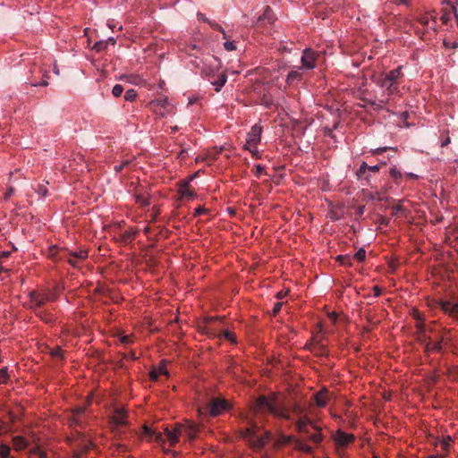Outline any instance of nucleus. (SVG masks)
Returning a JSON list of instances; mask_svg holds the SVG:
<instances>
[{
	"mask_svg": "<svg viewBox=\"0 0 458 458\" xmlns=\"http://www.w3.org/2000/svg\"><path fill=\"white\" fill-rule=\"evenodd\" d=\"M85 410V406H80L72 410V417L69 420L71 427L77 426L81 428L83 426V422L80 419V416L84 413Z\"/></svg>",
	"mask_w": 458,
	"mask_h": 458,
	"instance_id": "19",
	"label": "nucleus"
},
{
	"mask_svg": "<svg viewBox=\"0 0 458 458\" xmlns=\"http://www.w3.org/2000/svg\"><path fill=\"white\" fill-rule=\"evenodd\" d=\"M295 428L299 433L306 436L310 441L315 444H319L323 440L321 428L307 416L300 418L296 421Z\"/></svg>",
	"mask_w": 458,
	"mask_h": 458,
	"instance_id": "2",
	"label": "nucleus"
},
{
	"mask_svg": "<svg viewBox=\"0 0 458 458\" xmlns=\"http://www.w3.org/2000/svg\"><path fill=\"white\" fill-rule=\"evenodd\" d=\"M208 212V210L207 208H205L204 207H198L194 209V212H193V216L197 217L199 216H201L203 214H207Z\"/></svg>",
	"mask_w": 458,
	"mask_h": 458,
	"instance_id": "44",
	"label": "nucleus"
},
{
	"mask_svg": "<svg viewBox=\"0 0 458 458\" xmlns=\"http://www.w3.org/2000/svg\"><path fill=\"white\" fill-rule=\"evenodd\" d=\"M443 351V345L440 344V342H427L424 346V353L426 355H429L431 352H441Z\"/></svg>",
	"mask_w": 458,
	"mask_h": 458,
	"instance_id": "21",
	"label": "nucleus"
},
{
	"mask_svg": "<svg viewBox=\"0 0 458 458\" xmlns=\"http://www.w3.org/2000/svg\"><path fill=\"white\" fill-rule=\"evenodd\" d=\"M9 378L6 367L0 369V384H6Z\"/></svg>",
	"mask_w": 458,
	"mask_h": 458,
	"instance_id": "39",
	"label": "nucleus"
},
{
	"mask_svg": "<svg viewBox=\"0 0 458 458\" xmlns=\"http://www.w3.org/2000/svg\"><path fill=\"white\" fill-rule=\"evenodd\" d=\"M282 306H283V302H276L274 304L271 315L276 317L280 312Z\"/></svg>",
	"mask_w": 458,
	"mask_h": 458,
	"instance_id": "48",
	"label": "nucleus"
},
{
	"mask_svg": "<svg viewBox=\"0 0 458 458\" xmlns=\"http://www.w3.org/2000/svg\"><path fill=\"white\" fill-rule=\"evenodd\" d=\"M179 199H193L196 197L195 191L190 190L189 181H181L178 189Z\"/></svg>",
	"mask_w": 458,
	"mask_h": 458,
	"instance_id": "13",
	"label": "nucleus"
},
{
	"mask_svg": "<svg viewBox=\"0 0 458 458\" xmlns=\"http://www.w3.org/2000/svg\"><path fill=\"white\" fill-rule=\"evenodd\" d=\"M380 170L379 165H369L368 171H370L372 173H377Z\"/></svg>",
	"mask_w": 458,
	"mask_h": 458,
	"instance_id": "61",
	"label": "nucleus"
},
{
	"mask_svg": "<svg viewBox=\"0 0 458 458\" xmlns=\"http://www.w3.org/2000/svg\"><path fill=\"white\" fill-rule=\"evenodd\" d=\"M69 255L70 258L68 259V263L72 267H77L79 261L84 260L88 258V250L81 249L75 251H70Z\"/></svg>",
	"mask_w": 458,
	"mask_h": 458,
	"instance_id": "15",
	"label": "nucleus"
},
{
	"mask_svg": "<svg viewBox=\"0 0 458 458\" xmlns=\"http://www.w3.org/2000/svg\"><path fill=\"white\" fill-rule=\"evenodd\" d=\"M416 329H417L418 335L425 334V332L427 330L425 325L422 322L417 323Z\"/></svg>",
	"mask_w": 458,
	"mask_h": 458,
	"instance_id": "52",
	"label": "nucleus"
},
{
	"mask_svg": "<svg viewBox=\"0 0 458 458\" xmlns=\"http://www.w3.org/2000/svg\"><path fill=\"white\" fill-rule=\"evenodd\" d=\"M352 258L355 259L359 262H362L366 259V250L364 248H360Z\"/></svg>",
	"mask_w": 458,
	"mask_h": 458,
	"instance_id": "35",
	"label": "nucleus"
},
{
	"mask_svg": "<svg viewBox=\"0 0 458 458\" xmlns=\"http://www.w3.org/2000/svg\"><path fill=\"white\" fill-rule=\"evenodd\" d=\"M403 210V207L401 205H395L393 207V215L395 216L398 212Z\"/></svg>",
	"mask_w": 458,
	"mask_h": 458,
	"instance_id": "62",
	"label": "nucleus"
},
{
	"mask_svg": "<svg viewBox=\"0 0 458 458\" xmlns=\"http://www.w3.org/2000/svg\"><path fill=\"white\" fill-rule=\"evenodd\" d=\"M255 170H256V172H255L256 176L259 177L262 174V173L264 172L265 167L261 165H255Z\"/></svg>",
	"mask_w": 458,
	"mask_h": 458,
	"instance_id": "55",
	"label": "nucleus"
},
{
	"mask_svg": "<svg viewBox=\"0 0 458 458\" xmlns=\"http://www.w3.org/2000/svg\"><path fill=\"white\" fill-rule=\"evenodd\" d=\"M295 448L306 454H311L313 451L310 445L302 443L301 440H295Z\"/></svg>",
	"mask_w": 458,
	"mask_h": 458,
	"instance_id": "30",
	"label": "nucleus"
},
{
	"mask_svg": "<svg viewBox=\"0 0 458 458\" xmlns=\"http://www.w3.org/2000/svg\"><path fill=\"white\" fill-rule=\"evenodd\" d=\"M418 21L422 26H427V27H429V28H432V29L434 28V26L437 23L436 19L429 17L428 14H424V15L420 16L418 18Z\"/></svg>",
	"mask_w": 458,
	"mask_h": 458,
	"instance_id": "27",
	"label": "nucleus"
},
{
	"mask_svg": "<svg viewBox=\"0 0 458 458\" xmlns=\"http://www.w3.org/2000/svg\"><path fill=\"white\" fill-rule=\"evenodd\" d=\"M305 348L314 353L317 356H324L327 355L326 347L319 344L318 342H311L310 344H307Z\"/></svg>",
	"mask_w": 458,
	"mask_h": 458,
	"instance_id": "20",
	"label": "nucleus"
},
{
	"mask_svg": "<svg viewBox=\"0 0 458 458\" xmlns=\"http://www.w3.org/2000/svg\"><path fill=\"white\" fill-rule=\"evenodd\" d=\"M11 448L5 444L0 445V457L10 458Z\"/></svg>",
	"mask_w": 458,
	"mask_h": 458,
	"instance_id": "36",
	"label": "nucleus"
},
{
	"mask_svg": "<svg viewBox=\"0 0 458 458\" xmlns=\"http://www.w3.org/2000/svg\"><path fill=\"white\" fill-rule=\"evenodd\" d=\"M120 342L124 345L131 344L132 343V336L130 335H122L120 336Z\"/></svg>",
	"mask_w": 458,
	"mask_h": 458,
	"instance_id": "46",
	"label": "nucleus"
},
{
	"mask_svg": "<svg viewBox=\"0 0 458 458\" xmlns=\"http://www.w3.org/2000/svg\"><path fill=\"white\" fill-rule=\"evenodd\" d=\"M143 430L146 435H148L149 437H154L155 441L157 444H159L161 445L165 444V439H164L163 434L161 432H156V431L152 430L150 428H148V426H144Z\"/></svg>",
	"mask_w": 458,
	"mask_h": 458,
	"instance_id": "22",
	"label": "nucleus"
},
{
	"mask_svg": "<svg viewBox=\"0 0 458 458\" xmlns=\"http://www.w3.org/2000/svg\"><path fill=\"white\" fill-rule=\"evenodd\" d=\"M262 133V127L255 124L251 127L250 131L247 134L245 148L252 151L251 148L256 147V145L260 141Z\"/></svg>",
	"mask_w": 458,
	"mask_h": 458,
	"instance_id": "8",
	"label": "nucleus"
},
{
	"mask_svg": "<svg viewBox=\"0 0 458 458\" xmlns=\"http://www.w3.org/2000/svg\"><path fill=\"white\" fill-rule=\"evenodd\" d=\"M372 291L374 297H378L382 293V290L378 285H374Z\"/></svg>",
	"mask_w": 458,
	"mask_h": 458,
	"instance_id": "59",
	"label": "nucleus"
},
{
	"mask_svg": "<svg viewBox=\"0 0 458 458\" xmlns=\"http://www.w3.org/2000/svg\"><path fill=\"white\" fill-rule=\"evenodd\" d=\"M49 354L53 357V358H59V359H63L64 358V354H63V350L61 349V347L59 346H56L55 348H52L50 351H49Z\"/></svg>",
	"mask_w": 458,
	"mask_h": 458,
	"instance_id": "37",
	"label": "nucleus"
},
{
	"mask_svg": "<svg viewBox=\"0 0 458 458\" xmlns=\"http://www.w3.org/2000/svg\"><path fill=\"white\" fill-rule=\"evenodd\" d=\"M389 174L394 180L395 183H398V180L403 178V174L396 166L390 168Z\"/></svg>",
	"mask_w": 458,
	"mask_h": 458,
	"instance_id": "31",
	"label": "nucleus"
},
{
	"mask_svg": "<svg viewBox=\"0 0 458 458\" xmlns=\"http://www.w3.org/2000/svg\"><path fill=\"white\" fill-rule=\"evenodd\" d=\"M364 211H365V206H359L356 208V216H358L359 217H361L362 215L364 214Z\"/></svg>",
	"mask_w": 458,
	"mask_h": 458,
	"instance_id": "60",
	"label": "nucleus"
},
{
	"mask_svg": "<svg viewBox=\"0 0 458 458\" xmlns=\"http://www.w3.org/2000/svg\"><path fill=\"white\" fill-rule=\"evenodd\" d=\"M336 260H338L342 265H352V257L350 255H338Z\"/></svg>",
	"mask_w": 458,
	"mask_h": 458,
	"instance_id": "38",
	"label": "nucleus"
},
{
	"mask_svg": "<svg viewBox=\"0 0 458 458\" xmlns=\"http://www.w3.org/2000/svg\"><path fill=\"white\" fill-rule=\"evenodd\" d=\"M28 441L21 436H16L13 438V446L16 451H21L28 446Z\"/></svg>",
	"mask_w": 458,
	"mask_h": 458,
	"instance_id": "23",
	"label": "nucleus"
},
{
	"mask_svg": "<svg viewBox=\"0 0 458 458\" xmlns=\"http://www.w3.org/2000/svg\"><path fill=\"white\" fill-rule=\"evenodd\" d=\"M227 81V76L225 73H220L217 77V79L214 81H211V84L215 86V89L216 92L220 91L221 88L225 84Z\"/></svg>",
	"mask_w": 458,
	"mask_h": 458,
	"instance_id": "28",
	"label": "nucleus"
},
{
	"mask_svg": "<svg viewBox=\"0 0 458 458\" xmlns=\"http://www.w3.org/2000/svg\"><path fill=\"white\" fill-rule=\"evenodd\" d=\"M38 194H39L42 197H46L48 193V191L46 186L44 185H38V188L37 190Z\"/></svg>",
	"mask_w": 458,
	"mask_h": 458,
	"instance_id": "53",
	"label": "nucleus"
},
{
	"mask_svg": "<svg viewBox=\"0 0 458 458\" xmlns=\"http://www.w3.org/2000/svg\"><path fill=\"white\" fill-rule=\"evenodd\" d=\"M386 151H387V148L386 147H380V148H377L375 149H372L371 153L374 154V155H378V154L384 153Z\"/></svg>",
	"mask_w": 458,
	"mask_h": 458,
	"instance_id": "57",
	"label": "nucleus"
},
{
	"mask_svg": "<svg viewBox=\"0 0 458 458\" xmlns=\"http://www.w3.org/2000/svg\"><path fill=\"white\" fill-rule=\"evenodd\" d=\"M138 233H139V232L137 230H134V229L127 230L121 234L120 241L123 243H129L136 238Z\"/></svg>",
	"mask_w": 458,
	"mask_h": 458,
	"instance_id": "24",
	"label": "nucleus"
},
{
	"mask_svg": "<svg viewBox=\"0 0 458 458\" xmlns=\"http://www.w3.org/2000/svg\"><path fill=\"white\" fill-rule=\"evenodd\" d=\"M31 310L44 322H46V323L53 322V320H54L53 316L47 310H40V308H35V309H31Z\"/></svg>",
	"mask_w": 458,
	"mask_h": 458,
	"instance_id": "26",
	"label": "nucleus"
},
{
	"mask_svg": "<svg viewBox=\"0 0 458 458\" xmlns=\"http://www.w3.org/2000/svg\"><path fill=\"white\" fill-rule=\"evenodd\" d=\"M276 20V17L273 10L270 8V6L267 5L264 9L263 14L258 18L257 23L261 25L273 24Z\"/></svg>",
	"mask_w": 458,
	"mask_h": 458,
	"instance_id": "14",
	"label": "nucleus"
},
{
	"mask_svg": "<svg viewBox=\"0 0 458 458\" xmlns=\"http://www.w3.org/2000/svg\"><path fill=\"white\" fill-rule=\"evenodd\" d=\"M232 404L225 398H212L208 403L206 410L211 417L222 415L225 411L231 410Z\"/></svg>",
	"mask_w": 458,
	"mask_h": 458,
	"instance_id": "6",
	"label": "nucleus"
},
{
	"mask_svg": "<svg viewBox=\"0 0 458 458\" xmlns=\"http://www.w3.org/2000/svg\"><path fill=\"white\" fill-rule=\"evenodd\" d=\"M452 441V438L451 437H446L445 438L443 439V441L441 442V447L447 451L449 449V446H450V442Z\"/></svg>",
	"mask_w": 458,
	"mask_h": 458,
	"instance_id": "49",
	"label": "nucleus"
},
{
	"mask_svg": "<svg viewBox=\"0 0 458 458\" xmlns=\"http://www.w3.org/2000/svg\"><path fill=\"white\" fill-rule=\"evenodd\" d=\"M182 429V434L184 433L189 441H193L199 432V428L196 424L187 421L185 424H179Z\"/></svg>",
	"mask_w": 458,
	"mask_h": 458,
	"instance_id": "11",
	"label": "nucleus"
},
{
	"mask_svg": "<svg viewBox=\"0 0 458 458\" xmlns=\"http://www.w3.org/2000/svg\"><path fill=\"white\" fill-rule=\"evenodd\" d=\"M223 335L226 340H228L232 343H235V336H234L233 333L228 331V330H225L223 332Z\"/></svg>",
	"mask_w": 458,
	"mask_h": 458,
	"instance_id": "47",
	"label": "nucleus"
},
{
	"mask_svg": "<svg viewBox=\"0 0 458 458\" xmlns=\"http://www.w3.org/2000/svg\"><path fill=\"white\" fill-rule=\"evenodd\" d=\"M160 375L168 376L165 360H162L157 367H153L149 371V377L153 381L157 380Z\"/></svg>",
	"mask_w": 458,
	"mask_h": 458,
	"instance_id": "16",
	"label": "nucleus"
},
{
	"mask_svg": "<svg viewBox=\"0 0 458 458\" xmlns=\"http://www.w3.org/2000/svg\"><path fill=\"white\" fill-rule=\"evenodd\" d=\"M123 92V87L121 84H116L112 89V94L114 97L118 98Z\"/></svg>",
	"mask_w": 458,
	"mask_h": 458,
	"instance_id": "41",
	"label": "nucleus"
},
{
	"mask_svg": "<svg viewBox=\"0 0 458 458\" xmlns=\"http://www.w3.org/2000/svg\"><path fill=\"white\" fill-rule=\"evenodd\" d=\"M319 56L318 53L310 49V48H305L302 52L301 55V68L307 69V70H312L316 67V61L318 57Z\"/></svg>",
	"mask_w": 458,
	"mask_h": 458,
	"instance_id": "7",
	"label": "nucleus"
},
{
	"mask_svg": "<svg viewBox=\"0 0 458 458\" xmlns=\"http://www.w3.org/2000/svg\"><path fill=\"white\" fill-rule=\"evenodd\" d=\"M107 44H108V41H98L95 43L93 48L96 51L100 52L106 48Z\"/></svg>",
	"mask_w": 458,
	"mask_h": 458,
	"instance_id": "42",
	"label": "nucleus"
},
{
	"mask_svg": "<svg viewBox=\"0 0 458 458\" xmlns=\"http://www.w3.org/2000/svg\"><path fill=\"white\" fill-rule=\"evenodd\" d=\"M417 340L420 344H423L424 347L426 343L430 341V338L428 337L425 334H422L418 335Z\"/></svg>",
	"mask_w": 458,
	"mask_h": 458,
	"instance_id": "50",
	"label": "nucleus"
},
{
	"mask_svg": "<svg viewBox=\"0 0 458 458\" xmlns=\"http://www.w3.org/2000/svg\"><path fill=\"white\" fill-rule=\"evenodd\" d=\"M302 73L301 72V68L291 71L286 78V83L291 85L295 81H300L301 80Z\"/></svg>",
	"mask_w": 458,
	"mask_h": 458,
	"instance_id": "25",
	"label": "nucleus"
},
{
	"mask_svg": "<svg viewBox=\"0 0 458 458\" xmlns=\"http://www.w3.org/2000/svg\"><path fill=\"white\" fill-rule=\"evenodd\" d=\"M443 4H446L451 6L452 12H453V13L455 17V20L458 23V11H457L458 2H457V0H444Z\"/></svg>",
	"mask_w": 458,
	"mask_h": 458,
	"instance_id": "32",
	"label": "nucleus"
},
{
	"mask_svg": "<svg viewBox=\"0 0 458 458\" xmlns=\"http://www.w3.org/2000/svg\"><path fill=\"white\" fill-rule=\"evenodd\" d=\"M331 394H329L328 390L326 387H323L318 392H317L313 399L315 401V403L318 407H325L328 401L330 400Z\"/></svg>",
	"mask_w": 458,
	"mask_h": 458,
	"instance_id": "12",
	"label": "nucleus"
},
{
	"mask_svg": "<svg viewBox=\"0 0 458 458\" xmlns=\"http://www.w3.org/2000/svg\"><path fill=\"white\" fill-rule=\"evenodd\" d=\"M14 193V188L13 186H9L6 190V192L4 195V199L7 200Z\"/></svg>",
	"mask_w": 458,
	"mask_h": 458,
	"instance_id": "54",
	"label": "nucleus"
},
{
	"mask_svg": "<svg viewBox=\"0 0 458 458\" xmlns=\"http://www.w3.org/2000/svg\"><path fill=\"white\" fill-rule=\"evenodd\" d=\"M165 434L171 446H174L178 441L179 437L182 435V429L179 424H176L173 430H170L167 427L165 428Z\"/></svg>",
	"mask_w": 458,
	"mask_h": 458,
	"instance_id": "17",
	"label": "nucleus"
},
{
	"mask_svg": "<svg viewBox=\"0 0 458 458\" xmlns=\"http://www.w3.org/2000/svg\"><path fill=\"white\" fill-rule=\"evenodd\" d=\"M368 168H369V165H367V163L363 162L358 171H357V175L360 177V176H362L363 174H366V172L368 171Z\"/></svg>",
	"mask_w": 458,
	"mask_h": 458,
	"instance_id": "45",
	"label": "nucleus"
},
{
	"mask_svg": "<svg viewBox=\"0 0 458 458\" xmlns=\"http://www.w3.org/2000/svg\"><path fill=\"white\" fill-rule=\"evenodd\" d=\"M113 428L125 426L127 424L126 411L123 408H115L110 418Z\"/></svg>",
	"mask_w": 458,
	"mask_h": 458,
	"instance_id": "9",
	"label": "nucleus"
},
{
	"mask_svg": "<svg viewBox=\"0 0 458 458\" xmlns=\"http://www.w3.org/2000/svg\"><path fill=\"white\" fill-rule=\"evenodd\" d=\"M441 310L449 316L458 319V303H452L447 301H441L439 302Z\"/></svg>",
	"mask_w": 458,
	"mask_h": 458,
	"instance_id": "18",
	"label": "nucleus"
},
{
	"mask_svg": "<svg viewBox=\"0 0 458 458\" xmlns=\"http://www.w3.org/2000/svg\"><path fill=\"white\" fill-rule=\"evenodd\" d=\"M224 47L227 51H233L236 49V46L233 41H225Z\"/></svg>",
	"mask_w": 458,
	"mask_h": 458,
	"instance_id": "51",
	"label": "nucleus"
},
{
	"mask_svg": "<svg viewBox=\"0 0 458 458\" xmlns=\"http://www.w3.org/2000/svg\"><path fill=\"white\" fill-rule=\"evenodd\" d=\"M138 96L137 91L134 89H130L125 91L124 99L128 102H132Z\"/></svg>",
	"mask_w": 458,
	"mask_h": 458,
	"instance_id": "34",
	"label": "nucleus"
},
{
	"mask_svg": "<svg viewBox=\"0 0 458 458\" xmlns=\"http://www.w3.org/2000/svg\"><path fill=\"white\" fill-rule=\"evenodd\" d=\"M30 309L41 308L47 301H55L58 298L56 291H30L29 293Z\"/></svg>",
	"mask_w": 458,
	"mask_h": 458,
	"instance_id": "5",
	"label": "nucleus"
},
{
	"mask_svg": "<svg viewBox=\"0 0 458 458\" xmlns=\"http://www.w3.org/2000/svg\"><path fill=\"white\" fill-rule=\"evenodd\" d=\"M255 409L258 411H267L278 418L290 420L288 411L284 408L279 407L275 399L269 396L260 395L255 402Z\"/></svg>",
	"mask_w": 458,
	"mask_h": 458,
	"instance_id": "3",
	"label": "nucleus"
},
{
	"mask_svg": "<svg viewBox=\"0 0 458 458\" xmlns=\"http://www.w3.org/2000/svg\"><path fill=\"white\" fill-rule=\"evenodd\" d=\"M258 426L256 425H250V427L242 429L240 431V435L242 437L248 439L250 443L252 445V446L256 448H262L264 447L271 439V434L269 431H266L261 436H256Z\"/></svg>",
	"mask_w": 458,
	"mask_h": 458,
	"instance_id": "4",
	"label": "nucleus"
},
{
	"mask_svg": "<svg viewBox=\"0 0 458 458\" xmlns=\"http://www.w3.org/2000/svg\"><path fill=\"white\" fill-rule=\"evenodd\" d=\"M403 77V66L400 65L387 72H382L376 80V84L383 89L382 98L379 100L364 99L367 105L375 110H382L388 104L392 96L399 94L401 80Z\"/></svg>",
	"mask_w": 458,
	"mask_h": 458,
	"instance_id": "1",
	"label": "nucleus"
},
{
	"mask_svg": "<svg viewBox=\"0 0 458 458\" xmlns=\"http://www.w3.org/2000/svg\"><path fill=\"white\" fill-rule=\"evenodd\" d=\"M31 452L33 454H38L40 458H47V454L45 452L39 450L38 448H34Z\"/></svg>",
	"mask_w": 458,
	"mask_h": 458,
	"instance_id": "58",
	"label": "nucleus"
},
{
	"mask_svg": "<svg viewBox=\"0 0 458 458\" xmlns=\"http://www.w3.org/2000/svg\"><path fill=\"white\" fill-rule=\"evenodd\" d=\"M449 20H450V16L448 13H444L441 16V21H443V23H447Z\"/></svg>",
	"mask_w": 458,
	"mask_h": 458,
	"instance_id": "64",
	"label": "nucleus"
},
{
	"mask_svg": "<svg viewBox=\"0 0 458 458\" xmlns=\"http://www.w3.org/2000/svg\"><path fill=\"white\" fill-rule=\"evenodd\" d=\"M334 440L337 445L344 447L354 440V436L338 429L334 436Z\"/></svg>",
	"mask_w": 458,
	"mask_h": 458,
	"instance_id": "10",
	"label": "nucleus"
},
{
	"mask_svg": "<svg viewBox=\"0 0 458 458\" xmlns=\"http://www.w3.org/2000/svg\"><path fill=\"white\" fill-rule=\"evenodd\" d=\"M135 201L137 204L146 207L149 205V198L148 194L145 193H137L135 194Z\"/></svg>",
	"mask_w": 458,
	"mask_h": 458,
	"instance_id": "29",
	"label": "nucleus"
},
{
	"mask_svg": "<svg viewBox=\"0 0 458 458\" xmlns=\"http://www.w3.org/2000/svg\"><path fill=\"white\" fill-rule=\"evenodd\" d=\"M363 193L366 196V198L368 199H369V200H377V201H382L383 200V197L377 191L371 192V191H363Z\"/></svg>",
	"mask_w": 458,
	"mask_h": 458,
	"instance_id": "33",
	"label": "nucleus"
},
{
	"mask_svg": "<svg viewBox=\"0 0 458 458\" xmlns=\"http://www.w3.org/2000/svg\"><path fill=\"white\" fill-rule=\"evenodd\" d=\"M31 85L34 86V87H38V86L46 87V86H47L48 85L47 76L44 75V79L39 83H32Z\"/></svg>",
	"mask_w": 458,
	"mask_h": 458,
	"instance_id": "56",
	"label": "nucleus"
},
{
	"mask_svg": "<svg viewBox=\"0 0 458 458\" xmlns=\"http://www.w3.org/2000/svg\"><path fill=\"white\" fill-rule=\"evenodd\" d=\"M131 160L126 159L120 165H114V169L116 173H120L123 168L128 167L131 164Z\"/></svg>",
	"mask_w": 458,
	"mask_h": 458,
	"instance_id": "40",
	"label": "nucleus"
},
{
	"mask_svg": "<svg viewBox=\"0 0 458 458\" xmlns=\"http://www.w3.org/2000/svg\"><path fill=\"white\" fill-rule=\"evenodd\" d=\"M208 24L210 25L211 28H213L214 30L221 32L224 36V38H226V33L225 31V30L223 29V27L221 25H219L218 23L215 22V21H208Z\"/></svg>",
	"mask_w": 458,
	"mask_h": 458,
	"instance_id": "43",
	"label": "nucleus"
},
{
	"mask_svg": "<svg viewBox=\"0 0 458 458\" xmlns=\"http://www.w3.org/2000/svg\"><path fill=\"white\" fill-rule=\"evenodd\" d=\"M450 138L449 136H446L445 139L442 140L441 141V147L444 148V147H446L449 143H450Z\"/></svg>",
	"mask_w": 458,
	"mask_h": 458,
	"instance_id": "63",
	"label": "nucleus"
}]
</instances>
